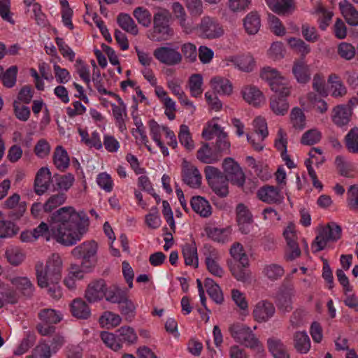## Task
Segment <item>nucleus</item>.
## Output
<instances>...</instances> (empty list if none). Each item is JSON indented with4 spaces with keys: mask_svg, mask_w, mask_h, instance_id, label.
Instances as JSON below:
<instances>
[{
    "mask_svg": "<svg viewBox=\"0 0 358 358\" xmlns=\"http://www.w3.org/2000/svg\"><path fill=\"white\" fill-rule=\"evenodd\" d=\"M48 222L49 226L42 222L35 228L33 236H45L48 241L51 235L57 242L69 246L81 239L88 224V217L85 212H77L73 208L66 206L50 215Z\"/></svg>",
    "mask_w": 358,
    "mask_h": 358,
    "instance_id": "nucleus-1",
    "label": "nucleus"
},
{
    "mask_svg": "<svg viewBox=\"0 0 358 358\" xmlns=\"http://www.w3.org/2000/svg\"><path fill=\"white\" fill-rule=\"evenodd\" d=\"M62 259L57 254L52 255L47 261L45 268L42 263L36 264V273L39 287H48L50 295L54 299H59L62 295L59 285L62 278Z\"/></svg>",
    "mask_w": 358,
    "mask_h": 358,
    "instance_id": "nucleus-2",
    "label": "nucleus"
},
{
    "mask_svg": "<svg viewBox=\"0 0 358 358\" xmlns=\"http://www.w3.org/2000/svg\"><path fill=\"white\" fill-rule=\"evenodd\" d=\"M97 244L94 241L84 242L74 248L72 255L81 260L80 265H72L70 274L76 279H81L84 273H88L96 262Z\"/></svg>",
    "mask_w": 358,
    "mask_h": 358,
    "instance_id": "nucleus-3",
    "label": "nucleus"
},
{
    "mask_svg": "<svg viewBox=\"0 0 358 358\" xmlns=\"http://www.w3.org/2000/svg\"><path fill=\"white\" fill-rule=\"evenodd\" d=\"M341 227L335 222L329 223L322 228L312 243L311 248L313 252H317L324 249L329 242H336L341 236Z\"/></svg>",
    "mask_w": 358,
    "mask_h": 358,
    "instance_id": "nucleus-4",
    "label": "nucleus"
},
{
    "mask_svg": "<svg viewBox=\"0 0 358 358\" xmlns=\"http://www.w3.org/2000/svg\"><path fill=\"white\" fill-rule=\"evenodd\" d=\"M229 331L236 342L247 348H255L259 345V341L251 329L243 323L237 322L230 325Z\"/></svg>",
    "mask_w": 358,
    "mask_h": 358,
    "instance_id": "nucleus-5",
    "label": "nucleus"
},
{
    "mask_svg": "<svg viewBox=\"0 0 358 358\" xmlns=\"http://www.w3.org/2000/svg\"><path fill=\"white\" fill-rule=\"evenodd\" d=\"M64 343V338L60 335H55L50 339L41 341L34 350L31 356L26 358H52Z\"/></svg>",
    "mask_w": 358,
    "mask_h": 358,
    "instance_id": "nucleus-6",
    "label": "nucleus"
},
{
    "mask_svg": "<svg viewBox=\"0 0 358 358\" xmlns=\"http://www.w3.org/2000/svg\"><path fill=\"white\" fill-rule=\"evenodd\" d=\"M202 136L206 141H210L215 136L217 138L213 148L219 155L222 152L228 150L230 146L229 142L227 141V134L224 132L221 127L217 123H209L208 127L203 129Z\"/></svg>",
    "mask_w": 358,
    "mask_h": 358,
    "instance_id": "nucleus-7",
    "label": "nucleus"
},
{
    "mask_svg": "<svg viewBox=\"0 0 358 358\" xmlns=\"http://www.w3.org/2000/svg\"><path fill=\"white\" fill-rule=\"evenodd\" d=\"M38 317L41 322L36 328L38 331L43 336H48L55 332L54 324L59 322L62 320V315L54 309L45 308L40 311Z\"/></svg>",
    "mask_w": 358,
    "mask_h": 358,
    "instance_id": "nucleus-8",
    "label": "nucleus"
},
{
    "mask_svg": "<svg viewBox=\"0 0 358 358\" xmlns=\"http://www.w3.org/2000/svg\"><path fill=\"white\" fill-rule=\"evenodd\" d=\"M261 77L266 80L274 92L282 90L284 94L289 93L287 80L275 69L270 66L264 67L261 71Z\"/></svg>",
    "mask_w": 358,
    "mask_h": 358,
    "instance_id": "nucleus-9",
    "label": "nucleus"
},
{
    "mask_svg": "<svg viewBox=\"0 0 358 358\" xmlns=\"http://www.w3.org/2000/svg\"><path fill=\"white\" fill-rule=\"evenodd\" d=\"M253 127L255 134H248V141L257 151L264 148L262 141L267 137L268 132L266 120L262 117H257L253 120Z\"/></svg>",
    "mask_w": 358,
    "mask_h": 358,
    "instance_id": "nucleus-10",
    "label": "nucleus"
},
{
    "mask_svg": "<svg viewBox=\"0 0 358 358\" xmlns=\"http://www.w3.org/2000/svg\"><path fill=\"white\" fill-rule=\"evenodd\" d=\"M196 34L201 38L214 39L222 35L223 29L215 19L205 16L196 27Z\"/></svg>",
    "mask_w": 358,
    "mask_h": 358,
    "instance_id": "nucleus-11",
    "label": "nucleus"
},
{
    "mask_svg": "<svg viewBox=\"0 0 358 358\" xmlns=\"http://www.w3.org/2000/svg\"><path fill=\"white\" fill-rule=\"evenodd\" d=\"M222 167L224 171L227 180L230 181L233 185L238 187H243L245 176L239 164L232 158L228 157L224 159L222 163Z\"/></svg>",
    "mask_w": 358,
    "mask_h": 358,
    "instance_id": "nucleus-12",
    "label": "nucleus"
},
{
    "mask_svg": "<svg viewBox=\"0 0 358 358\" xmlns=\"http://www.w3.org/2000/svg\"><path fill=\"white\" fill-rule=\"evenodd\" d=\"M153 55L160 63L168 66H175L182 61V54L178 48H172L170 44L160 46L153 52Z\"/></svg>",
    "mask_w": 358,
    "mask_h": 358,
    "instance_id": "nucleus-13",
    "label": "nucleus"
},
{
    "mask_svg": "<svg viewBox=\"0 0 358 358\" xmlns=\"http://www.w3.org/2000/svg\"><path fill=\"white\" fill-rule=\"evenodd\" d=\"M286 241L287 248L285 259L287 261H292L301 255V250L299 247L298 236L292 226H288L283 232Z\"/></svg>",
    "mask_w": 358,
    "mask_h": 358,
    "instance_id": "nucleus-14",
    "label": "nucleus"
},
{
    "mask_svg": "<svg viewBox=\"0 0 358 358\" xmlns=\"http://www.w3.org/2000/svg\"><path fill=\"white\" fill-rule=\"evenodd\" d=\"M182 181L192 188H197L201 184V175L198 169L186 160H183L181 172Z\"/></svg>",
    "mask_w": 358,
    "mask_h": 358,
    "instance_id": "nucleus-15",
    "label": "nucleus"
},
{
    "mask_svg": "<svg viewBox=\"0 0 358 358\" xmlns=\"http://www.w3.org/2000/svg\"><path fill=\"white\" fill-rule=\"evenodd\" d=\"M293 295V284L289 280H284L277 296V306L278 308L283 311H290L292 308V297Z\"/></svg>",
    "mask_w": 358,
    "mask_h": 358,
    "instance_id": "nucleus-16",
    "label": "nucleus"
},
{
    "mask_svg": "<svg viewBox=\"0 0 358 358\" xmlns=\"http://www.w3.org/2000/svg\"><path fill=\"white\" fill-rule=\"evenodd\" d=\"M171 9L175 18L177 20L179 25L186 34H190L194 29L193 22L188 19L185 8L179 2H174L171 6Z\"/></svg>",
    "mask_w": 358,
    "mask_h": 358,
    "instance_id": "nucleus-17",
    "label": "nucleus"
},
{
    "mask_svg": "<svg viewBox=\"0 0 358 358\" xmlns=\"http://www.w3.org/2000/svg\"><path fill=\"white\" fill-rule=\"evenodd\" d=\"M275 311V308L271 302L266 300L261 301L255 306L253 316L258 322H264L273 316Z\"/></svg>",
    "mask_w": 358,
    "mask_h": 358,
    "instance_id": "nucleus-18",
    "label": "nucleus"
},
{
    "mask_svg": "<svg viewBox=\"0 0 358 358\" xmlns=\"http://www.w3.org/2000/svg\"><path fill=\"white\" fill-rule=\"evenodd\" d=\"M236 220L241 233L244 234L250 233L252 227V216L247 207L243 203L238 204L236 207Z\"/></svg>",
    "mask_w": 358,
    "mask_h": 358,
    "instance_id": "nucleus-19",
    "label": "nucleus"
},
{
    "mask_svg": "<svg viewBox=\"0 0 358 358\" xmlns=\"http://www.w3.org/2000/svg\"><path fill=\"white\" fill-rule=\"evenodd\" d=\"M289 93L284 94L282 90L275 92L271 97L270 107L272 111L278 115H284L289 108V104L287 101L286 97Z\"/></svg>",
    "mask_w": 358,
    "mask_h": 358,
    "instance_id": "nucleus-20",
    "label": "nucleus"
},
{
    "mask_svg": "<svg viewBox=\"0 0 358 358\" xmlns=\"http://www.w3.org/2000/svg\"><path fill=\"white\" fill-rule=\"evenodd\" d=\"M20 199L19 194H13L6 199L3 204L4 208L13 209L10 212V216L15 220L20 219L26 210L25 203H19Z\"/></svg>",
    "mask_w": 358,
    "mask_h": 358,
    "instance_id": "nucleus-21",
    "label": "nucleus"
},
{
    "mask_svg": "<svg viewBox=\"0 0 358 358\" xmlns=\"http://www.w3.org/2000/svg\"><path fill=\"white\" fill-rule=\"evenodd\" d=\"M106 287L105 281L102 279L91 282L85 292L87 300L90 302H94L103 299Z\"/></svg>",
    "mask_w": 358,
    "mask_h": 358,
    "instance_id": "nucleus-22",
    "label": "nucleus"
},
{
    "mask_svg": "<svg viewBox=\"0 0 358 358\" xmlns=\"http://www.w3.org/2000/svg\"><path fill=\"white\" fill-rule=\"evenodd\" d=\"M51 173L48 168H41L36 176L34 181L35 192L37 194H43L49 187Z\"/></svg>",
    "mask_w": 358,
    "mask_h": 358,
    "instance_id": "nucleus-23",
    "label": "nucleus"
},
{
    "mask_svg": "<svg viewBox=\"0 0 358 358\" xmlns=\"http://www.w3.org/2000/svg\"><path fill=\"white\" fill-rule=\"evenodd\" d=\"M258 198L268 203H277L281 201L279 189L274 186H264L257 192Z\"/></svg>",
    "mask_w": 358,
    "mask_h": 358,
    "instance_id": "nucleus-24",
    "label": "nucleus"
},
{
    "mask_svg": "<svg viewBox=\"0 0 358 358\" xmlns=\"http://www.w3.org/2000/svg\"><path fill=\"white\" fill-rule=\"evenodd\" d=\"M192 210L201 217H208L212 213V208L209 202L201 196H192L190 200Z\"/></svg>",
    "mask_w": 358,
    "mask_h": 358,
    "instance_id": "nucleus-25",
    "label": "nucleus"
},
{
    "mask_svg": "<svg viewBox=\"0 0 358 358\" xmlns=\"http://www.w3.org/2000/svg\"><path fill=\"white\" fill-rule=\"evenodd\" d=\"M242 94L245 101L255 107L259 106L264 101L262 92L255 86L244 87Z\"/></svg>",
    "mask_w": 358,
    "mask_h": 358,
    "instance_id": "nucleus-26",
    "label": "nucleus"
},
{
    "mask_svg": "<svg viewBox=\"0 0 358 358\" xmlns=\"http://www.w3.org/2000/svg\"><path fill=\"white\" fill-rule=\"evenodd\" d=\"M53 164L60 171H65L69 166L70 159L66 150L61 145L56 147L53 153Z\"/></svg>",
    "mask_w": 358,
    "mask_h": 358,
    "instance_id": "nucleus-27",
    "label": "nucleus"
},
{
    "mask_svg": "<svg viewBox=\"0 0 358 358\" xmlns=\"http://www.w3.org/2000/svg\"><path fill=\"white\" fill-rule=\"evenodd\" d=\"M267 345L274 358H290L286 345L280 339L270 338L267 340Z\"/></svg>",
    "mask_w": 358,
    "mask_h": 358,
    "instance_id": "nucleus-28",
    "label": "nucleus"
},
{
    "mask_svg": "<svg viewBox=\"0 0 358 358\" xmlns=\"http://www.w3.org/2000/svg\"><path fill=\"white\" fill-rule=\"evenodd\" d=\"M182 255L185 259V264L187 266H192L197 268L199 266V257L197 248L194 242L185 243L182 249Z\"/></svg>",
    "mask_w": 358,
    "mask_h": 358,
    "instance_id": "nucleus-29",
    "label": "nucleus"
},
{
    "mask_svg": "<svg viewBox=\"0 0 358 358\" xmlns=\"http://www.w3.org/2000/svg\"><path fill=\"white\" fill-rule=\"evenodd\" d=\"M196 157L200 162L204 164H213L218 160L220 155L214 148L205 143L198 150Z\"/></svg>",
    "mask_w": 358,
    "mask_h": 358,
    "instance_id": "nucleus-30",
    "label": "nucleus"
},
{
    "mask_svg": "<svg viewBox=\"0 0 358 358\" xmlns=\"http://www.w3.org/2000/svg\"><path fill=\"white\" fill-rule=\"evenodd\" d=\"M351 108L347 105H340L334 108L332 119L338 126H343L348 123L351 115Z\"/></svg>",
    "mask_w": 358,
    "mask_h": 358,
    "instance_id": "nucleus-31",
    "label": "nucleus"
},
{
    "mask_svg": "<svg viewBox=\"0 0 358 358\" xmlns=\"http://www.w3.org/2000/svg\"><path fill=\"white\" fill-rule=\"evenodd\" d=\"M339 7L346 22L351 26L358 24V11L348 1L340 2Z\"/></svg>",
    "mask_w": 358,
    "mask_h": 358,
    "instance_id": "nucleus-32",
    "label": "nucleus"
},
{
    "mask_svg": "<svg viewBox=\"0 0 358 358\" xmlns=\"http://www.w3.org/2000/svg\"><path fill=\"white\" fill-rule=\"evenodd\" d=\"M11 283L23 296L26 297L32 296L34 286L28 278L15 277L12 278Z\"/></svg>",
    "mask_w": 358,
    "mask_h": 358,
    "instance_id": "nucleus-33",
    "label": "nucleus"
},
{
    "mask_svg": "<svg viewBox=\"0 0 358 358\" xmlns=\"http://www.w3.org/2000/svg\"><path fill=\"white\" fill-rule=\"evenodd\" d=\"M294 346L301 354H306L310 348V340L306 331H296L294 334Z\"/></svg>",
    "mask_w": 358,
    "mask_h": 358,
    "instance_id": "nucleus-34",
    "label": "nucleus"
},
{
    "mask_svg": "<svg viewBox=\"0 0 358 358\" xmlns=\"http://www.w3.org/2000/svg\"><path fill=\"white\" fill-rule=\"evenodd\" d=\"M231 61L238 69L245 72L251 71L255 65L254 59L250 54L233 57Z\"/></svg>",
    "mask_w": 358,
    "mask_h": 358,
    "instance_id": "nucleus-35",
    "label": "nucleus"
},
{
    "mask_svg": "<svg viewBox=\"0 0 358 358\" xmlns=\"http://www.w3.org/2000/svg\"><path fill=\"white\" fill-rule=\"evenodd\" d=\"M71 311L74 317L87 319L90 315V310L87 303L80 299H74L71 305Z\"/></svg>",
    "mask_w": 358,
    "mask_h": 358,
    "instance_id": "nucleus-36",
    "label": "nucleus"
},
{
    "mask_svg": "<svg viewBox=\"0 0 358 358\" xmlns=\"http://www.w3.org/2000/svg\"><path fill=\"white\" fill-rule=\"evenodd\" d=\"M117 22L119 26L125 31L133 35L138 34L137 26L129 15L124 13H120L117 16Z\"/></svg>",
    "mask_w": 358,
    "mask_h": 358,
    "instance_id": "nucleus-37",
    "label": "nucleus"
},
{
    "mask_svg": "<svg viewBox=\"0 0 358 358\" xmlns=\"http://www.w3.org/2000/svg\"><path fill=\"white\" fill-rule=\"evenodd\" d=\"M211 86L218 94H229L232 92L230 81L222 77H215L211 80Z\"/></svg>",
    "mask_w": 358,
    "mask_h": 358,
    "instance_id": "nucleus-38",
    "label": "nucleus"
},
{
    "mask_svg": "<svg viewBox=\"0 0 358 358\" xmlns=\"http://www.w3.org/2000/svg\"><path fill=\"white\" fill-rule=\"evenodd\" d=\"M118 303L121 313L125 317L126 320L131 322L136 315V306L134 302L124 295Z\"/></svg>",
    "mask_w": 358,
    "mask_h": 358,
    "instance_id": "nucleus-39",
    "label": "nucleus"
},
{
    "mask_svg": "<svg viewBox=\"0 0 358 358\" xmlns=\"http://www.w3.org/2000/svg\"><path fill=\"white\" fill-rule=\"evenodd\" d=\"M244 27L249 34H255L260 28V19L257 13H248L244 19Z\"/></svg>",
    "mask_w": 358,
    "mask_h": 358,
    "instance_id": "nucleus-40",
    "label": "nucleus"
},
{
    "mask_svg": "<svg viewBox=\"0 0 358 358\" xmlns=\"http://www.w3.org/2000/svg\"><path fill=\"white\" fill-rule=\"evenodd\" d=\"M206 232L208 238L218 243H225L229 235V229L227 228L207 227Z\"/></svg>",
    "mask_w": 358,
    "mask_h": 358,
    "instance_id": "nucleus-41",
    "label": "nucleus"
},
{
    "mask_svg": "<svg viewBox=\"0 0 358 358\" xmlns=\"http://www.w3.org/2000/svg\"><path fill=\"white\" fill-rule=\"evenodd\" d=\"M204 285L210 297L217 303H221L223 301V295L218 285L210 278H206Z\"/></svg>",
    "mask_w": 358,
    "mask_h": 358,
    "instance_id": "nucleus-42",
    "label": "nucleus"
},
{
    "mask_svg": "<svg viewBox=\"0 0 358 358\" xmlns=\"http://www.w3.org/2000/svg\"><path fill=\"white\" fill-rule=\"evenodd\" d=\"M292 72L297 81L306 83L310 80V73L308 66L301 61L294 64Z\"/></svg>",
    "mask_w": 358,
    "mask_h": 358,
    "instance_id": "nucleus-43",
    "label": "nucleus"
},
{
    "mask_svg": "<svg viewBox=\"0 0 358 358\" xmlns=\"http://www.w3.org/2000/svg\"><path fill=\"white\" fill-rule=\"evenodd\" d=\"M173 34L170 26L153 27L152 31L150 34L149 38L153 41H162L168 40Z\"/></svg>",
    "mask_w": 358,
    "mask_h": 358,
    "instance_id": "nucleus-44",
    "label": "nucleus"
},
{
    "mask_svg": "<svg viewBox=\"0 0 358 358\" xmlns=\"http://www.w3.org/2000/svg\"><path fill=\"white\" fill-rule=\"evenodd\" d=\"M230 254L234 260L238 262L243 267L248 266V255L243 252V248L241 243H234L230 249Z\"/></svg>",
    "mask_w": 358,
    "mask_h": 358,
    "instance_id": "nucleus-45",
    "label": "nucleus"
},
{
    "mask_svg": "<svg viewBox=\"0 0 358 358\" xmlns=\"http://www.w3.org/2000/svg\"><path fill=\"white\" fill-rule=\"evenodd\" d=\"M18 228L15 224L3 219V215L0 211V238L10 237L17 234Z\"/></svg>",
    "mask_w": 358,
    "mask_h": 358,
    "instance_id": "nucleus-46",
    "label": "nucleus"
},
{
    "mask_svg": "<svg viewBox=\"0 0 358 358\" xmlns=\"http://www.w3.org/2000/svg\"><path fill=\"white\" fill-rule=\"evenodd\" d=\"M268 7L278 14L287 13L292 7V0H266Z\"/></svg>",
    "mask_w": 358,
    "mask_h": 358,
    "instance_id": "nucleus-47",
    "label": "nucleus"
},
{
    "mask_svg": "<svg viewBox=\"0 0 358 358\" xmlns=\"http://www.w3.org/2000/svg\"><path fill=\"white\" fill-rule=\"evenodd\" d=\"M66 199L64 193L59 192L49 197L47 201L43 204L44 212H51L55 208L63 204Z\"/></svg>",
    "mask_w": 358,
    "mask_h": 358,
    "instance_id": "nucleus-48",
    "label": "nucleus"
},
{
    "mask_svg": "<svg viewBox=\"0 0 358 358\" xmlns=\"http://www.w3.org/2000/svg\"><path fill=\"white\" fill-rule=\"evenodd\" d=\"M345 146L351 153H358V128L351 129L345 137Z\"/></svg>",
    "mask_w": 358,
    "mask_h": 358,
    "instance_id": "nucleus-49",
    "label": "nucleus"
},
{
    "mask_svg": "<svg viewBox=\"0 0 358 358\" xmlns=\"http://www.w3.org/2000/svg\"><path fill=\"white\" fill-rule=\"evenodd\" d=\"M331 84V93L334 97L343 96L347 92V90L339 78L336 75H331L329 78Z\"/></svg>",
    "mask_w": 358,
    "mask_h": 358,
    "instance_id": "nucleus-50",
    "label": "nucleus"
},
{
    "mask_svg": "<svg viewBox=\"0 0 358 358\" xmlns=\"http://www.w3.org/2000/svg\"><path fill=\"white\" fill-rule=\"evenodd\" d=\"M52 179L55 181L58 188L64 191H68L75 180L74 176L71 173L64 175L55 174Z\"/></svg>",
    "mask_w": 358,
    "mask_h": 358,
    "instance_id": "nucleus-51",
    "label": "nucleus"
},
{
    "mask_svg": "<svg viewBox=\"0 0 358 358\" xmlns=\"http://www.w3.org/2000/svg\"><path fill=\"white\" fill-rule=\"evenodd\" d=\"M121 317L112 312L106 311L99 318L100 324L103 327L110 329L120 324Z\"/></svg>",
    "mask_w": 358,
    "mask_h": 358,
    "instance_id": "nucleus-52",
    "label": "nucleus"
},
{
    "mask_svg": "<svg viewBox=\"0 0 358 358\" xmlns=\"http://www.w3.org/2000/svg\"><path fill=\"white\" fill-rule=\"evenodd\" d=\"M17 74V68L16 66H11L6 71H3L1 79L3 86L7 88L13 87L16 83Z\"/></svg>",
    "mask_w": 358,
    "mask_h": 358,
    "instance_id": "nucleus-53",
    "label": "nucleus"
},
{
    "mask_svg": "<svg viewBox=\"0 0 358 358\" xmlns=\"http://www.w3.org/2000/svg\"><path fill=\"white\" fill-rule=\"evenodd\" d=\"M124 292L116 286L106 287L104 296L106 300L113 303H118L124 296Z\"/></svg>",
    "mask_w": 358,
    "mask_h": 358,
    "instance_id": "nucleus-54",
    "label": "nucleus"
},
{
    "mask_svg": "<svg viewBox=\"0 0 358 358\" xmlns=\"http://www.w3.org/2000/svg\"><path fill=\"white\" fill-rule=\"evenodd\" d=\"M117 333L118 341L120 343L125 342L128 344H131L134 343L137 339L136 334L134 329L130 327H122L117 330Z\"/></svg>",
    "mask_w": 358,
    "mask_h": 358,
    "instance_id": "nucleus-55",
    "label": "nucleus"
},
{
    "mask_svg": "<svg viewBox=\"0 0 358 358\" xmlns=\"http://www.w3.org/2000/svg\"><path fill=\"white\" fill-rule=\"evenodd\" d=\"M202 85L203 78L201 74L196 73L190 76L189 79V86L193 96L197 97L202 94Z\"/></svg>",
    "mask_w": 358,
    "mask_h": 358,
    "instance_id": "nucleus-56",
    "label": "nucleus"
},
{
    "mask_svg": "<svg viewBox=\"0 0 358 358\" xmlns=\"http://www.w3.org/2000/svg\"><path fill=\"white\" fill-rule=\"evenodd\" d=\"M178 138L180 143L184 145V147L191 150L194 148V145L193 140L189 132V127L185 124H182L180 127V131L178 134Z\"/></svg>",
    "mask_w": 358,
    "mask_h": 358,
    "instance_id": "nucleus-57",
    "label": "nucleus"
},
{
    "mask_svg": "<svg viewBox=\"0 0 358 358\" xmlns=\"http://www.w3.org/2000/svg\"><path fill=\"white\" fill-rule=\"evenodd\" d=\"M291 122L296 129H303L306 124L304 113L299 108H294L290 114Z\"/></svg>",
    "mask_w": 358,
    "mask_h": 358,
    "instance_id": "nucleus-58",
    "label": "nucleus"
},
{
    "mask_svg": "<svg viewBox=\"0 0 358 358\" xmlns=\"http://www.w3.org/2000/svg\"><path fill=\"white\" fill-rule=\"evenodd\" d=\"M284 272V268L280 265L276 264L267 265L264 269L265 275L273 281L282 277Z\"/></svg>",
    "mask_w": 358,
    "mask_h": 358,
    "instance_id": "nucleus-59",
    "label": "nucleus"
},
{
    "mask_svg": "<svg viewBox=\"0 0 358 358\" xmlns=\"http://www.w3.org/2000/svg\"><path fill=\"white\" fill-rule=\"evenodd\" d=\"M101 338L106 346L114 351H117L122 348V343L119 342L118 338L112 333L103 331L101 333Z\"/></svg>",
    "mask_w": 358,
    "mask_h": 358,
    "instance_id": "nucleus-60",
    "label": "nucleus"
},
{
    "mask_svg": "<svg viewBox=\"0 0 358 358\" xmlns=\"http://www.w3.org/2000/svg\"><path fill=\"white\" fill-rule=\"evenodd\" d=\"M134 16L139 24L148 27L151 23V14L150 11L143 7H138L134 10Z\"/></svg>",
    "mask_w": 358,
    "mask_h": 358,
    "instance_id": "nucleus-61",
    "label": "nucleus"
},
{
    "mask_svg": "<svg viewBox=\"0 0 358 358\" xmlns=\"http://www.w3.org/2000/svg\"><path fill=\"white\" fill-rule=\"evenodd\" d=\"M51 147L48 141L45 138L39 139L34 149L35 155L41 159L48 156L50 152Z\"/></svg>",
    "mask_w": 358,
    "mask_h": 358,
    "instance_id": "nucleus-62",
    "label": "nucleus"
},
{
    "mask_svg": "<svg viewBox=\"0 0 358 358\" xmlns=\"http://www.w3.org/2000/svg\"><path fill=\"white\" fill-rule=\"evenodd\" d=\"M347 201L351 210L358 211V185L350 186L347 192Z\"/></svg>",
    "mask_w": 358,
    "mask_h": 358,
    "instance_id": "nucleus-63",
    "label": "nucleus"
},
{
    "mask_svg": "<svg viewBox=\"0 0 358 358\" xmlns=\"http://www.w3.org/2000/svg\"><path fill=\"white\" fill-rule=\"evenodd\" d=\"M96 182L99 187L106 192H110L113 189V181L110 176L106 172L101 173L97 176Z\"/></svg>",
    "mask_w": 358,
    "mask_h": 358,
    "instance_id": "nucleus-64",
    "label": "nucleus"
}]
</instances>
